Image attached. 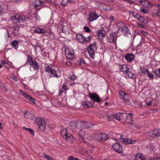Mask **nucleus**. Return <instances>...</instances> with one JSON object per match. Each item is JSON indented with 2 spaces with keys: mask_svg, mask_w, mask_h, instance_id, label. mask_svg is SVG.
Returning a JSON list of instances; mask_svg holds the SVG:
<instances>
[{
  "mask_svg": "<svg viewBox=\"0 0 160 160\" xmlns=\"http://www.w3.org/2000/svg\"><path fill=\"white\" fill-rule=\"evenodd\" d=\"M35 123L38 126V129L42 131H44L46 128V125L44 120L40 118L36 119Z\"/></svg>",
  "mask_w": 160,
  "mask_h": 160,
  "instance_id": "1",
  "label": "nucleus"
},
{
  "mask_svg": "<svg viewBox=\"0 0 160 160\" xmlns=\"http://www.w3.org/2000/svg\"><path fill=\"white\" fill-rule=\"evenodd\" d=\"M11 19L13 23H17L24 22L26 18L24 16L16 15L12 17Z\"/></svg>",
  "mask_w": 160,
  "mask_h": 160,
  "instance_id": "2",
  "label": "nucleus"
},
{
  "mask_svg": "<svg viewBox=\"0 0 160 160\" xmlns=\"http://www.w3.org/2000/svg\"><path fill=\"white\" fill-rule=\"evenodd\" d=\"M26 63L32 65L35 69L38 68V64L34 59H33L30 55H28L27 61Z\"/></svg>",
  "mask_w": 160,
  "mask_h": 160,
  "instance_id": "3",
  "label": "nucleus"
},
{
  "mask_svg": "<svg viewBox=\"0 0 160 160\" xmlns=\"http://www.w3.org/2000/svg\"><path fill=\"white\" fill-rule=\"evenodd\" d=\"M61 133L62 137L66 139L72 140L74 139L73 136L71 134L68 133L67 129H63L61 132Z\"/></svg>",
  "mask_w": 160,
  "mask_h": 160,
  "instance_id": "4",
  "label": "nucleus"
},
{
  "mask_svg": "<svg viewBox=\"0 0 160 160\" xmlns=\"http://www.w3.org/2000/svg\"><path fill=\"white\" fill-rule=\"evenodd\" d=\"M116 33V32H114L110 34L109 36L108 39V42L111 43H116V40L118 38Z\"/></svg>",
  "mask_w": 160,
  "mask_h": 160,
  "instance_id": "5",
  "label": "nucleus"
},
{
  "mask_svg": "<svg viewBox=\"0 0 160 160\" xmlns=\"http://www.w3.org/2000/svg\"><path fill=\"white\" fill-rule=\"evenodd\" d=\"M76 38L80 42L83 43L84 42H89L90 39V36H88V38H85L82 34H78L76 36Z\"/></svg>",
  "mask_w": 160,
  "mask_h": 160,
  "instance_id": "6",
  "label": "nucleus"
},
{
  "mask_svg": "<svg viewBox=\"0 0 160 160\" xmlns=\"http://www.w3.org/2000/svg\"><path fill=\"white\" fill-rule=\"evenodd\" d=\"M19 92L22 94V95L25 98H26L28 100V102L30 103H32L35 104V99L30 95L28 94L21 90H19Z\"/></svg>",
  "mask_w": 160,
  "mask_h": 160,
  "instance_id": "7",
  "label": "nucleus"
},
{
  "mask_svg": "<svg viewBox=\"0 0 160 160\" xmlns=\"http://www.w3.org/2000/svg\"><path fill=\"white\" fill-rule=\"evenodd\" d=\"M91 99L93 101L92 104L91 102V106L93 105L95 102L99 103L101 101V99L96 93H91Z\"/></svg>",
  "mask_w": 160,
  "mask_h": 160,
  "instance_id": "8",
  "label": "nucleus"
},
{
  "mask_svg": "<svg viewBox=\"0 0 160 160\" xmlns=\"http://www.w3.org/2000/svg\"><path fill=\"white\" fill-rule=\"evenodd\" d=\"M65 53L67 58L68 59H71L73 57L74 52L71 48H66L65 49Z\"/></svg>",
  "mask_w": 160,
  "mask_h": 160,
  "instance_id": "9",
  "label": "nucleus"
},
{
  "mask_svg": "<svg viewBox=\"0 0 160 160\" xmlns=\"http://www.w3.org/2000/svg\"><path fill=\"white\" fill-rule=\"evenodd\" d=\"M112 147L115 151L118 153H122V147L119 143H114Z\"/></svg>",
  "mask_w": 160,
  "mask_h": 160,
  "instance_id": "10",
  "label": "nucleus"
},
{
  "mask_svg": "<svg viewBox=\"0 0 160 160\" xmlns=\"http://www.w3.org/2000/svg\"><path fill=\"white\" fill-rule=\"evenodd\" d=\"M97 135L98 137V139L107 140L110 139L108 135L104 133H98Z\"/></svg>",
  "mask_w": 160,
  "mask_h": 160,
  "instance_id": "11",
  "label": "nucleus"
},
{
  "mask_svg": "<svg viewBox=\"0 0 160 160\" xmlns=\"http://www.w3.org/2000/svg\"><path fill=\"white\" fill-rule=\"evenodd\" d=\"M150 136L152 138H155L160 136V128L156 129L150 133Z\"/></svg>",
  "mask_w": 160,
  "mask_h": 160,
  "instance_id": "12",
  "label": "nucleus"
},
{
  "mask_svg": "<svg viewBox=\"0 0 160 160\" xmlns=\"http://www.w3.org/2000/svg\"><path fill=\"white\" fill-rule=\"evenodd\" d=\"M105 31L104 28H102L100 30H98L97 31V33L98 38L99 39H102L105 36Z\"/></svg>",
  "mask_w": 160,
  "mask_h": 160,
  "instance_id": "13",
  "label": "nucleus"
},
{
  "mask_svg": "<svg viewBox=\"0 0 160 160\" xmlns=\"http://www.w3.org/2000/svg\"><path fill=\"white\" fill-rule=\"evenodd\" d=\"M97 47L96 46V42L91 45V58H93L94 56V52L96 50Z\"/></svg>",
  "mask_w": 160,
  "mask_h": 160,
  "instance_id": "14",
  "label": "nucleus"
},
{
  "mask_svg": "<svg viewBox=\"0 0 160 160\" xmlns=\"http://www.w3.org/2000/svg\"><path fill=\"white\" fill-rule=\"evenodd\" d=\"M42 3H44V1L41 0H35L32 3V6L36 8L37 7L42 5Z\"/></svg>",
  "mask_w": 160,
  "mask_h": 160,
  "instance_id": "15",
  "label": "nucleus"
},
{
  "mask_svg": "<svg viewBox=\"0 0 160 160\" xmlns=\"http://www.w3.org/2000/svg\"><path fill=\"white\" fill-rule=\"evenodd\" d=\"M127 117L126 118L124 121V123L127 124H133L134 123V122L132 121V117L131 116V115L130 114H128Z\"/></svg>",
  "mask_w": 160,
  "mask_h": 160,
  "instance_id": "16",
  "label": "nucleus"
},
{
  "mask_svg": "<svg viewBox=\"0 0 160 160\" xmlns=\"http://www.w3.org/2000/svg\"><path fill=\"white\" fill-rule=\"evenodd\" d=\"M139 3L141 5L145 7H150L152 6L150 3L147 0L140 1Z\"/></svg>",
  "mask_w": 160,
  "mask_h": 160,
  "instance_id": "17",
  "label": "nucleus"
},
{
  "mask_svg": "<svg viewBox=\"0 0 160 160\" xmlns=\"http://www.w3.org/2000/svg\"><path fill=\"white\" fill-rule=\"evenodd\" d=\"M85 131L83 130H80L78 132V135L80 137L79 138V139H82L84 140V139H86L85 138L86 134H85Z\"/></svg>",
  "mask_w": 160,
  "mask_h": 160,
  "instance_id": "18",
  "label": "nucleus"
},
{
  "mask_svg": "<svg viewBox=\"0 0 160 160\" xmlns=\"http://www.w3.org/2000/svg\"><path fill=\"white\" fill-rule=\"evenodd\" d=\"M126 60L128 62H131L134 58V55L132 54L128 53L125 57Z\"/></svg>",
  "mask_w": 160,
  "mask_h": 160,
  "instance_id": "19",
  "label": "nucleus"
},
{
  "mask_svg": "<svg viewBox=\"0 0 160 160\" xmlns=\"http://www.w3.org/2000/svg\"><path fill=\"white\" fill-rule=\"evenodd\" d=\"M119 30H120V31L122 32L125 35V34H127V33H128V28L127 27H126L123 26L121 28V29L120 28L119 29Z\"/></svg>",
  "mask_w": 160,
  "mask_h": 160,
  "instance_id": "20",
  "label": "nucleus"
},
{
  "mask_svg": "<svg viewBox=\"0 0 160 160\" xmlns=\"http://www.w3.org/2000/svg\"><path fill=\"white\" fill-rule=\"evenodd\" d=\"M121 70L123 72H125V73L128 72L129 70V68L128 65L126 64L122 65L121 68Z\"/></svg>",
  "mask_w": 160,
  "mask_h": 160,
  "instance_id": "21",
  "label": "nucleus"
},
{
  "mask_svg": "<svg viewBox=\"0 0 160 160\" xmlns=\"http://www.w3.org/2000/svg\"><path fill=\"white\" fill-rule=\"evenodd\" d=\"M98 18V16L97 15L95 12L92 13L91 14V22L96 20Z\"/></svg>",
  "mask_w": 160,
  "mask_h": 160,
  "instance_id": "22",
  "label": "nucleus"
},
{
  "mask_svg": "<svg viewBox=\"0 0 160 160\" xmlns=\"http://www.w3.org/2000/svg\"><path fill=\"white\" fill-rule=\"evenodd\" d=\"M45 32V30L43 28H36L34 30V32L39 34L43 33Z\"/></svg>",
  "mask_w": 160,
  "mask_h": 160,
  "instance_id": "23",
  "label": "nucleus"
},
{
  "mask_svg": "<svg viewBox=\"0 0 160 160\" xmlns=\"http://www.w3.org/2000/svg\"><path fill=\"white\" fill-rule=\"evenodd\" d=\"M11 45L16 49H17L18 47V42L17 40H14L12 42Z\"/></svg>",
  "mask_w": 160,
  "mask_h": 160,
  "instance_id": "24",
  "label": "nucleus"
},
{
  "mask_svg": "<svg viewBox=\"0 0 160 160\" xmlns=\"http://www.w3.org/2000/svg\"><path fill=\"white\" fill-rule=\"evenodd\" d=\"M126 73L127 74V75L128 77L132 79H134L136 78L135 75L131 71H128V72H127Z\"/></svg>",
  "mask_w": 160,
  "mask_h": 160,
  "instance_id": "25",
  "label": "nucleus"
},
{
  "mask_svg": "<svg viewBox=\"0 0 160 160\" xmlns=\"http://www.w3.org/2000/svg\"><path fill=\"white\" fill-rule=\"evenodd\" d=\"M128 115V114L127 113H122L120 115L121 120L122 121L124 122L126 118L127 117V116Z\"/></svg>",
  "mask_w": 160,
  "mask_h": 160,
  "instance_id": "26",
  "label": "nucleus"
},
{
  "mask_svg": "<svg viewBox=\"0 0 160 160\" xmlns=\"http://www.w3.org/2000/svg\"><path fill=\"white\" fill-rule=\"evenodd\" d=\"M72 0H62L61 2V5L63 6H66L69 2H72Z\"/></svg>",
  "mask_w": 160,
  "mask_h": 160,
  "instance_id": "27",
  "label": "nucleus"
},
{
  "mask_svg": "<svg viewBox=\"0 0 160 160\" xmlns=\"http://www.w3.org/2000/svg\"><path fill=\"white\" fill-rule=\"evenodd\" d=\"M50 73L52 74V75L54 77L56 78L60 77V76L58 75L57 73V71L54 70L53 69H52L51 70H50Z\"/></svg>",
  "mask_w": 160,
  "mask_h": 160,
  "instance_id": "28",
  "label": "nucleus"
},
{
  "mask_svg": "<svg viewBox=\"0 0 160 160\" xmlns=\"http://www.w3.org/2000/svg\"><path fill=\"white\" fill-rule=\"evenodd\" d=\"M136 141H122V142L124 144L128 145L129 144H134Z\"/></svg>",
  "mask_w": 160,
  "mask_h": 160,
  "instance_id": "29",
  "label": "nucleus"
},
{
  "mask_svg": "<svg viewBox=\"0 0 160 160\" xmlns=\"http://www.w3.org/2000/svg\"><path fill=\"white\" fill-rule=\"evenodd\" d=\"M39 155L40 157H46V158L48 160H53V158L51 157L50 156H47L45 154H44V153H42V154L40 153L39 154Z\"/></svg>",
  "mask_w": 160,
  "mask_h": 160,
  "instance_id": "30",
  "label": "nucleus"
},
{
  "mask_svg": "<svg viewBox=\"0 0 160 160\" xmlns=\"http://www.w3.org/2000/svg\"><path fill=\"white\" fill-rule=\"evenodd\" d=\"M142 154L140 153H139L136 154L135 159L136 160H142Z\"/></svg>",
  "mask_w": 160,
  "mask_h": 160,
  "instance_id": "31",
  "label": "nucleus"
},
{
  "mask_svg": "<svg viewBox=\"0 0 160 160\" xmlns=\"http://www.w3.org/2000/svg\"><path fill=\"white\" fill-rule=\"evenodd\" d=\"M76 128L77 129H80L81 128L82 126V122L78 121L76 122Z\"/></svg>",
  "mask_w": 160,
  "mask_h": 160,
  "instance_id": "32",
  "label": "nucleus"
},
{
  "mask_svg": "<svg viewBox=\"0 0 160 160\" xmlns=\"http://www.w3.org/2000/svg\"><path fill=\"white\" fill-rule=\"evenodd\" d=\"M155 101L154 99H152L148 102H147L146 103V104L148 105L154 106L155 104Z\"/></svg>",
  "mask_w": 160,
  "mask_h": 160,
  "instance_id": "33",
  "label": "nucleus"
},
{
  "mask_svg": "<svg viewBox=\"0 0 160 160\" xmlns=\"http://www.w3.org/2000/svg\"><path fill=\"white\" fill-rule=\"evenodd\" d=\"M140 72L142 74H145L147 73V71H148L147 68H145L144 67H141L140 68Z\"/></svg>",
  "mask_w": 160,
  "mask_h": 160,
  "instance_id": "34",
  "label": "nucleus"
},
{
  "mask_svg": "<svg viewBox=\"0 0 160 160\" xmlns=\"http://www.w3.org/2000/svg\"><path fill=\"white\" fill-rule=\"evenodd\" d=\"M70 126L72 129H77L76 122H71L70 123Z\"/></svg>",
  "mask_w": 160,
  "mask_h": 160,
  "instance_id": "35",
  "label": "nucleus"
},
{
  "mask_svg": "<svg viewBox=\"0 0 160 160\" xmlns=\"http://www.w3.org/2000/svg\"><path fill=\"white\" fill-rule=\"evenodd\" d=\"M78 62L79 64L81 65L82 66H84L85 65V62L82 59L79 58Z\"/></svg>",
  "mask_w": 160,
  "mask_h": 160,
  "instance_id": "36",
  "label": "nucleus"
},
{
  "mask_svg": "<svg viewBox=\"0 0 160 160\" xmlns=\"http://www.w3.org/2000/svg\"><path fill=\"white\" fill-rule=\"evenodd\" d=\"M154 73L155 74V75L158 77H160V69H158L155 70L154 72Z\"/></svg>",
  "mask_w": 160,
  "mask_h": 160,
  "instance_id": "37",
  "label": "nucleus"
},
{
  "mask_svg": "<svg viewBox=\"0 0 160 160\" xmlns=\"http://www.w3.org/2000/svg\"><path fill=\"white\" fill-rule=\"evenodd\" d=\"M23 128L25 130L28 131H29V132H30V134H31L32 135H34V132L32 130V129H31L30 128H28L25 127H23Z\"/></svg>",
  "mask_w": 160,
  "mask_h": 160,
  "instance_id": "38",
  "label": "nucleus"
},
{
  "mask_svg": "<svg viewBox=\"0 0 160 160\" xmlns=\"http://www.w3.org/2000/svg\"><path fill=\"white\" fill-rule=\"evenodd\" d=\"M19 27L17 25H15L13 26L12 28V30L15 32H17L19 31Z\"/></svg>",
  "mask_w": 160,
  "mask_h": 160,
  "instance_id": "39",
  "label": "nucleus"
},
{
  "mask_svg": "<svg viewBox=\"0 0 160 160\" xmlns=\"http://www.w3.org/2000/svg\"><path fill=\"white\" fill-rule=\"evenodd\" d=\"M52 67L51 66H49L47 65L45 68V70L46 72L50 71V70H51L53 68H52Z\"/></svg>",
  "mask_w": 160,
  "mask_h": 160,
  "instance_id": "40",
  "label": "nucleus"
},
{
  "mask_svg": "<svg viewBox=\"0 0 160 160\" xmlns=\"http://www.w3.org/2000/svg\"><path fill=\"white\" fill-rule=\"evenodd\" d=\"M147 76H148V78L150 79H152L153 77V75L152 73H150L149 71H147V73H146Z\"/></svg>",
  "mask_w": 160,
  "mask_h": 160,
  "instance_id": "41",
  "label": "nucleus"
},
{
  "mask_svg": "<svg viewBox=\"0 0 160 160\" xmlns=\"http://www.w3.org/2000/svg\"><path fill=\"white\" fill-rule=\"evenodd\" d=\"M140 11L142 13L146 14L148 13V10L146 9H145L143 8H141L140 9Z\"/></svg>",
  "mask_w": 160,
  "mask_h": 160,
  "instance_id": "42",
  "label": "nucleus"
},
{
  "mask_svg": "<svg viewBox=\"0 0 160 160\" xmlns=\"http://www.w3.org/2000/svg\"><path fill=\"white\" fill-rule=\"evenodd\" d=\"M89 103V102H82V106L84 107L85 108H87L89 107V105L88 104V103Z\"/></svg>",
  "mask_w": 160,
  "mask_h": 160,
  "instance_id": "43",
  "label": "nucleus"
},
{
  "mask_svg": "<svg viewBox=\"0 0 160 160\" xmlns=\"http://www.w3.org/2000/svg\"><path fill=\"white\" fill-rule=\"evenodd\" d=\"M145 18L143 17L140 16L138 19L141 22L145 23Z\"/></svg>",
  "mask_w": 160,
  "mask_h": 160,
  "instance_id": "44",
  "label": "nucleus"
},
{
  "mask_svg": "<svg viewBox=\"0 0 160 160\" xmlns=\"http://www.w3.org/2000/svg\"><path fill=\"white\" fill-rule=\"evenodd\" d=\"M126 93H125V92L122 91H120L119 92V94L120 96L122 97V99L124 98V96Z\"/></svg>",
  "mask_w": 160,
  "mask_h": 160,
  "instance_id": "45",
  "label": "nucleus"
},
{
  "mask_svg": "<svg viewBox=\"0 0 160 160\" xmlns=\"http://www.w3.org/2000/svg\"><path fill=\"white\" fill-rule=\"evenodd\" d=\"M85 53L86 55L87 53L90 56V44L88 46L87 50Z\"/></svg>",
  "mask_w": 160,
  "mask_h": 160,
  "instance_id": "46",
  "label": "nucleus"
},
{
  "mask_svg": "<svg viewBox=\"0 0 160 160\" xmlns=\"http://www.w3.org/2000/svg\"><path fill=\"white\" fill-rule=\"evenodd\" d=\"M129 99V95L128 93H127L124 96V98H123V100H127Z\"/></svg>",
  "mask_w": 160,
  "mask_h": 160,
  "instance_id": "47",
  "label": "nucleus"
},
{
  "mask_svg": "<svg viewBox=\"0 0 160 160\" xmlns=\"http://www.w3.org/2000/svg\"><path fill=\"white\" fill-rule=\"evenodd\" d=\"M83 29L87 32H90V29L89 27L87 26H85L83 28Z\"/></svg>",
  "mask_w": 160,
  "mask_h": 160,
  "instance_id": "48",
  "label": "nucleus"
},
{
  "mask_svg": "<svg viewBox=\"0 0 160 160\" xmlns=\"http://www.w3.org/2000/svg\"><path fill=\"white\" fill-rule=\"evenodd\" d=\"M133 16L137 18L138 19L140 18V17L141 16L139 14L135 12L134 13L133 15Z\"/></svg>",
  "mask_w": 160,
  "mask_h": 160,
  "instance_id": "49",
  "label": "nucleus"
},
{
  "mask_svg": "<svg viewBox=\"0 0 160 160\" xmlns=\"http://www.w3.org/2000/svg\"><path fill=\"white\" fill-rule=\"evenodd\" d=\"M35 51H36L37 49L39 50H40L41 49V47L40 46H39L38 44H37L35 46Z\"/></svg>",
  "mask_w": 160,
  "mask_h": 160,
  "instance_id": "50",
  "label": "nucleus"
},
{
  "mask_svg": "<svg viewBox=\"0 0 160 160\" xmlns=\"http://www.w3.org/2000/svg\"><path fill=\"white\" fill-rule=\"evenodd\" d=\"M68 160H79L77 158H74L73 157L71 156L68 158Z\"/></svg>",
  "mask_w": 160,
  "mask_h": 160,
  "instance_id": "51",
  "label": "nucleus"
},
{
  "mask_svg": "<svg viewBox=\"0 0 160 160\" xmlns=\"http://www.w3.org/2000/svg\"><path fill=\"white\" fill-rule=\"evenodd\" d=\"M120 115L121 114H116V119L119 121L121 120L120 118Z\"/></svg>",
  "mask_w": 160,
  "mask_h": 160,
  "instance_id": "52",
  "label": "nucleus"
},
{
  "mask_svg": "<svg viewBox=\"0 0 160 160\" xmlns=\"http://www.w3.org/2000/svg\"><path fill=\"white\" fill-rule=\"evenodd\" d=\"M1 62L2 64H3L6 67H8L6 65H8V63L7 62H5L4 60H2Z\"/></svg>",
  "mask_w": 160,
  "mask_h": 160,
  "instance_id": "53",
  "label": "nucleus"
},
{
  "mask_svg": "<svg viewBox=\"0 0 160 160\" xmlns=\"http://www.w3.org/2000/svg\"><path fill=\"white\" fill-rule=\"evenodd\" d=\"M70 79L71 80L74 81L76 78V76L74 75H72L70 77Z\"/></svg>",
  "mask_w": 160,
  "mask_h": 160,
  "instance_id": "54",
  "label": "nucleus"
},
{
  "mask_svg": "<svg viewBox=\"0 0 160 160\" xmlns=\"http://www.w3.org/2000/svg\"><path fill=\"white\" fill-rule=\"evenodd\" d=\"M67 89V87L65 85H63L62 86V87L61 88V89L63 90V91H64V90H66Z\"/></svg>",
  "mask_w": 160,
  "mask_h": 160,
  "instance_id": "55",
  "label": "nucleus"
},
{
  "mask_svg": "<svg viewBox=\"0 0 160 160\" xmlns=\"http://www.w3.org/2000/svg\"><path fill=\"white\" fill-rule=\"evenodd\" d=\"M123 135H121L120 136V139H123V140H129L128 138H124L123 137Z\"/></svg>",
  "mask_w": 160,
  "mask_h": 160,
  "instance_id": "56",
  "label": "nucleus"
},
{
  "mask_svg": "<svg viewBox=\"0 0 160 160\" xmlns=\"http://www.w3.org/2000/svg\"><path fill=\"white\" fill-rule=\"evenodd\" d=\"M12 79L13 80H15L16 81H17V79L16 78V76L15 75H12Z\"/></svg>",
  "mask_w": 160,
  "mask_h": 160,
  "instance_id": "57",
  "label": "nucleus"
},
{
  "mask_svg": "<svg viewBox=\"0 0 160 160\" xmlns=\"http://www.w3.org/2000/svg\"><path fill=\"white\" fill-rule=\"evenodd\" d=\"M36 20H37L38 19V12H36L35 13V16H34Z\"/></svg>",
  "mask_w": 160,
  "mask_h": 160,
  "instance_id": "58",
  "label": "nucleus"
},
{
  "mask_svg": "<svg viewBox=\"0 0 160 160\" xmlns=\"http://www.w3.org/2000/svg\"><path fill=\"white\" fill-rule=\"evenodd\" d=\"M141 33L145 36H147L148 34V33L144 31H142Z\"/></svg>",
  "mask_w": 160,
  "mask_h": 160,
  "instance_id": "59",
  "label": "nucleus"
},
{
  "mask_svg": "<svg viewBox=\"0 0 160 160\" xmlns=\"http://www.w3.org/2000/svg\"><path fill=\"white\" fill-rule=\"evenodd\" d=\"M138 26L140 27L141 28H145V27L144 26H143V25H142L141 24L138 23Z\"/></svg>",
  "mask_w": 160,
  "mask_h": 160,
  "instance_id": "60",
  "label": "nucleus"
},
{
  "mask_svg": "<svg viewBox=\"0 0 160 160\" xmlns=\"http://www.w3.org/2000/svg\"><path fill=\"white\" fill-rule=\"evenodd\" d=\"M159 158H160V157H157L156 158H153V160H159Z\"/></svg>",
  "mask_w": 160,
  "mask_h": 160,
  "instance_id": "61",
  "label": "nucleus"
},
{
  "mask_svg": "<svg viewBox=\"0 0 160 160\" xmlns=\"http://www.w3.org/2000/svg\"><path fill=\"white\" fill-rule=\"evenodd\" d=\"M127 1V2H129L130 3H134V2L132 1H131V0H127V1Z\"/></svg>",
  "mask_w": 160,
  "mask_h": 160,
  "instance_id": "62",
  "label": "nucleus"
},
{
  "mask_svg": "<svg viewBox=\"0 0 160 160\" xmlns=\"http://www.w3.org/2000/svg\"><path fill=\"white\" fill-rule=\"evenodd\" d=\"M17 33V32H15L13 31L12 32V34H13L14 35H15L16 34V33Z\"/></svg>",
  "mask_w": 160,
  "mask_h": 160,
  "instance_id": "63",
  "label": "nucleus"
},
{
  "mask_svg": "<svg viewBox=\"0 0 160 160\" xmlns=\"http://www.w3.org/2000/svg\"><path fill=\"white\" fill-rule=\"evenodd\" d=\"M129 12L131 13H132V15H133L134 13H135V12L133 11H132L131 10H130L129 11Z\"/></svg>",
  "mask_w": 160,
  "mask_h": 160,
  "instance_id": "64",
  "label": "nucleus"
}]
</instances>
